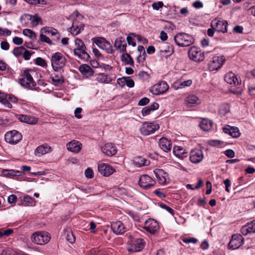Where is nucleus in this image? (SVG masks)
Returning <instances> with one entry per match:
<instances>
[{"instance_id": "62", "label": "nucleus", "mask_w": 255, "mask_h": 255, "mask_svg": "<svg viewBox=\"0 0 255 255\" xmlns=\"http://www.w3.org/2000/svg\"><path fill=\"white\" fill-rule=\"evenodd\" d=\"M52 28H53L50 27H44L41 29L40 32H42L43 33H45V34H48L49 35L50 34V32H51L50 31L52 29Z\"/></svg>"}, {"instance_id": "60", "label": "nucleus", "mask_w": 255, "mask_h": 255, "mask_svg": "<svg viewBox=\"0 0 255 255\" xmlns=\"http://www.w3.org/2000/svg\"><path fill=\"white\" fill-rule=\"evenodd\" d=\"M12 41L16 45H20L23 43V39L21 38L15 36L13 38Z\"/></svg>"}, {"instance_id": "8", "label": "nucleus", "mask_w": 255, "mask_h": 255, "mask_svg": "<svg viewBox=\"0 0 255 255\" xmlns=\"http://www.w3.org/2000/svg\"><path fill=\"white\" fill-rule=\"evenodd\" d=\"M189 58L195 62L202 61L204 59V54L199 48L193 46L188 51Z\"/></svg>"}, {"instance_id": "3", "label": "nucleus", "mask_w": 255, "mask_h": 255, "mask_svg": "<svg viewBox=\"0 0 255 255\" xmlns=\"http://www.w3.org/2000/svg\"><path fill=\"white\" fill-rule=\"evenodd\" d=\"M30 72L34 73V72L31 70ZM20 83L22 87L28 89H32L36 86V83L33 80L29 70H25L23 72L22 77L20 80Z\"/></svg>"}, {"instance_id": "5", "label": "nucleus", "mask_w": 255, "mask_h": 255, "mask_svg": "<svg viewBox=\"0 0 255 255\" xmlns=\"http://www.w3.org/2000/svg\"><path fill=\"white\" fill-rule=\"evenodd\" d=\"M50 239L49 234L46 232H37L31 236V241L36 244L43 245L47 244Z\"/></svg>"}, {"instance_id": "58", "label": "nucleus", "mask_w": 255, "mask_h": 255, "mask_svg": "<svg viewBox=\"0 0 255 255\" xmlns=\"http://www.w3.org/2000/svg\"><path fill=\"white\" fill-rule=\"evenodd\" d=\"M223 142L219 140H210L209 143L212 146H219L222 144Z\"/></svg>"}, {"instance_id": "9", "label": "nucleus", "mask_w": 255, "mask_h": 255, "mask_svg": "<svg viewBox=\"0 0 255 255\" xmlns=\"http://www.w3.org/2000/svg\"><path fill=\"white\" fill-rule=\"evenodd\" d=\"M155 181L149 176L144 174L140 176L138 180V184L142 188L148 189L153 186Z\"/></svg>"}, {"instance_id": "50", "label": "nucleus", "mask_w": 255, "mask_h": 255, "mask_svg": "<svg viewBox=\"0 0 255 255\" xmlns=\"http://www.w3.org/2000/svg\"><path fill=\"white\" fill-rule=\"evenodd\" d=\"M50 32H51L49 35L55 37L54 40H57L59 39L60 34L56 29L53 28Z\"/></svg>"}, {"instance_id": "10", "label": "nucleus", "mask_w": 255, "mask_h": 255, "mask_svg": "<svg viewBox=\"0 0 255 255\" xmlns=\"http://www.w3.org/2000/svg\"><path fill=\"white\" fill-rule=\"evenodd\" d=\"M225 61V58L223 56H214L209 64L210 70H218L222 66Z\"/></svg>"}, {"instance_id": "43", "label": "nucleus", "mask_w": 255, "mask_h": 255, "mask_svg": "<svg viewBox=\"0 0 255 255\" xmlns=\"http://www.w3.org/2000/svg\"><path fill=\"white\" fill-rule=\"evenodd\" d=\"M65 236L67 241L70 243H73L75 241V238L73 233L70 231L65 232Z\"/></svg>"}, {"instance_id": "52", "label": "nucleus", "mask_w": 255, "mask_h": 255, "mask_svg": "<svg viewBox=\"0 0 255 255\" xmlns=\"http://www.w3.org/2000/svg\"><path fill=\"white\" fill-rule=\"evenodd\" d=\"M85 175L88 178H92L94 176L93 171L92 169L88 168L85 171Z\"/></svg>"}, {"instance_id": "32", "label": "nucleus", "mask_w": 255, "mask_h": 255, "mask_svg": "<svg viewBox=\"0 0 255 255\" xmlns=\"http://www.w3.org/2000/svg\"><path fill=\"white\" fill-rule=\"evenodd\" d=\"M200 127L202 130L209 131L212 128L213 123L211 120L204 119L200 122Z\"/></svg>"}, {"instance_id": "6", "label": "nucleus", "mask_w": 255, "mask_h": 255, "mask_svg": "<svg viewBox=\"0 0 255 255\" xmlns=\"http://www.w3.org/2000/svg\"><path fill=\"white\" fill-rule=\"evenodd\" d=\"M22 138L21 133L15 130L7 131L4 135L5 141L11 144L17 143L22 139Z\"/></svg>"}, {"instance_id": "26", "label": "nucleus", "mask_w": 255, "mask_h": 255, "mask_svg": "<svg viewBox=\"0 0 255 255\" xmlns=\"http://www.w3.org/2000/svg\"><path fill=\"white\" fill-rule=\"evenodd\" d=\"M114 45L116 49L120 52H124L126 50L127 43L123 37H120L117 38Z\"/></svg>"}, {"instance_id": "41", "label": "nucleus", "mask_w": 255, "mask_h": 255, "mask_svg": "<svg viewBox=\"0 0 255 255\" xmlns=\"http://www.w3.org/2000/svg\"><path fill=\"white\" fill-rule=\"evenodd\" d=\"M29 20L31 21V24L33 26H36L39 22L41 20V18L36 15H29Z\"/></svg>"}, {"instance_id": "16", "label": "nucleus", "mask_w": 255, "mask_h": 255, "mask_svg": "<svg viewBox=\"0 0 255 255\" xmlns=\"http://www.w3.org/2000/svg\"><path fill=\"white\" fill-rule=\"evenodd\" d=\"M98 168L99 172L104 176H109L116 172L115 169L113 166L102 162L98 163Z\"/></svg>"}, {"instance_id": "54", "label": "nucleus", "mask_w": 255, "mask_h": 255, "mask_svg": "<svg viewBox=\"0 0 255 255\" xmlns=\"http://www.w3.org/2000/svg\"><path fill=\"white\" fill-rule=\"evenodd\" d=\"M182 241L185 243H193L196 244L197 242V240L194 238H184L182 239Z\"/></svg>"}, {"instance_id": "59", "label": "nucleus", "mask_w": 255, "mask_h": 255, "mask_svg": "<svg viewBox=\"0 0 255 255\" xmlns=\"http://www.w3.org/2000/svg\"><path fill=\"white\" fill-rule=\"evenodd\" d=\"M82 111V108H77L75 111H74V114H75V116L77 118V119H81L82 118V116L80 114L81 112Z\"/></svg>"}, {"instance_id": "14", "label": "nucleus", "mask_w": 255, "mask_h": 255, "mask_svg": "<svg viewBox=\"0 0 255 255\" xmlns=\"http://www.w3.org/2000/svg\"><path fill=\"white\" fill-rule=\"evenodd\" d=\"M94 43L101 49L108 53H112L113 49L110 43L102 37H97L94 39Z\"/></svg>"}, {"instance_id": "27", "label": "nucleus", "mask_w": 255, "mask_h": 255, "mask_svg": "<svg viewBox=\"0 0 255 255\" xmlns=\"http://www.w3.org/2000/svg\"><path fill=\"white\" fill-rule=\"evenodd\" d=\"M159 145L164 151L168 152L171 149V143L170 140L165 137L161 138L159 141Z\"/></svg>"}, {"instance_id": "1", "label": "nucleus", "mask_w": 255, "mask_h": 255, "mask_svg": "<svg viewBox=\"0 0 255 255\" xmlns=\"http://www.w3.org/2000/svg\"><path fill=\"white\" fill-rule=\"evenodd\" d=\"M175 43L180 47L189 46L194 43V38L185 33H178L174 37Z\"/></svg>"}, {"instance_id": "29", "label": "nucleus", "mask_w": 255, "mask_h": 255, "mask_svg": "<svg viewBox=\"0 0 255 255\" xmlns=\"http://www.w3.org/2000/svg\"><path fill=\"white\" fill-rule=\"evenodd\" d=\"M200 103L199 98L194 95L188 96L185 100V104L187 106H195Z\"/></svg>"}, {"instance_id": "51", "label": "nucleus", "mask_w": 255, "mask_h": 255, "mask_svg": "<svg viewBox=\"0 0 255 255\" xmlns=\"http://www.w3.org/2000/svg\"><path fill=\"white\" fill-rule=\"evenodd\" d=\"M192 84V81L191 80H188L181 82L178 88H183L185 87H189Z\"/></svg>"}, {"instance_id": "33", "label": "nucleus", "mask_w": 255, "mask_h": 255, "mask_svg": "<svg viewBox=\"0 0 255 255\" xmlns=\"http://www.w3.org/2000/svg\"><path fill=\"white\" fill-rule=\"evenodd\" d=\"M121 81V82H123V84L121 85V87H123L125 84H126V85L129 87V88H132L133 87H134V81L130 79L129 78H126V77H123L122 78H121V79H118V83L119 84H120V82Z\"/></svg>"}, {"instance_id": "15", "label": "nucleus", "mask_w": 255, "mask_h": 255, "mask_svg": "<svg viewBox=\"0 0 255 255\" xmlns=\"http://www.w3.org/2000/svg\"><path fill=\"white\" fill-rule=\"evenodd\" d=\"M244 239L240 234H234L228 244L230 249L236 250L241 247L244 243Z\"/></svg>"}, {"instance_id": "40", "label": "nucleus", "mask_w": 255, "mask_h": 255, "mask_svg": "<svg viewBox=\"0 0 255 255\" xmlns=\"http://www.w3.org/2000/svg\"><path fill=\"white\" fill-rule=\"evenodd\" d=\"M23 201L24 206H33L35 204V200L28 195L24 196Z\"/></svg>"}, {"instance_id": "12", "label": "nucleus", "mask_w": 255, "mask_h": 255, "mask_svg": "<svg viewBox=\"0 0 255 255\" xmlns=\"http://www.w3.org/2000/svg\"><path fill=\"white\" fill-rule=\"evenodd\" d=\"M169 89V86L165 82L161 81L153 86L150 91L153 95H158L166 92Z\"/></svg>"}, {"instance_id": "22", "label": "nucleus", "mask_w": 255, "mask_h": 255, "mask_svg": "<svg viewBox=\"0 0 255 255\" xmlns=\"http://www.w3.org/2000/svg\"><path fill=\"white\" fill-rule=\"evenodd\" d=\"M82 143L77 140H72L68 142L67 145V149L72 152L78 153L80 152L82 148Z\"/></svg>"}, {"instance_id": "48", "label": "nucleus", "mask_w": 255, "mask_h": 255, "mask_svg": "<svg viewBox=\"0 0 255 255\" xmlns=\"http://www.w3.org/2000/svg\"><path fill=\"white\" fill-rule=\"evenodd\" d=\"M138 50L139 51H143V55H139L137 57V60L139 62L140 60H145V56L146 55L145 52L144 50V48L142 46H138Z\"/></svg>"}, {"instance_id": "55", "label": "nucleus", "mask_w": 255, "mask_h": 255, "mask_svg": "<svg viewBox=\"0 0 255 255\" xmlns=\"http://www.w3.org/2000/svg\"><path fill=\"white\" fill-rule=\"evenodd\" d=\"M152 111L150 108L148 107H144L141 111L142 115L143 116H147L150 114V112Z\"/></svg>"}, {"instance_id": "20", "label": "nucleus", "mask_w": 255, "mask_h": 255, "mask_svg": "<svg viewBox=\"0 0 255 255\" xmlns=\"http://www.w3.org/2000/svg\"><path fill=\"white\" fill-rule=\"evenodd\" d=\"M102 151L105 155L112 156L117 153V148L113 143H107L102 147Z\"/></svg>"}, {"instance_id": "45", "label": "nucleus", "mask_w": 255, "mask_h": 255, "mask_svg": "<svg viewBox=\"0 0 255 255\" xmlns=\"http://www.w3.org/2000/svg\"><path fill=\"white\" fill-rule=\"evenodd\" d=\"M202 185H203V181H202V179L200 178L198 179V183L195 187H193V185L191 184H187L186 185V187L188 189H190L191 190H195V189H198L200 188Z\"/></svg>"}, {"instance_id": "34", "label": "nucleus", "mask_w": 255, "mask_h": 255, "mask_svg": "<svg viewBox=\"0 0 255 255\" xmlns=\"http://www.w3.org/2000/svg\"><path fill=\"white\" fill-rule=\"evenodd\" d=\"M133 162L135 165L139 167L142 166H147L149 164V161L142 157H135L133 160Z\"/></svg>"}, {"instance_id": "39", "label": "nucleus", "mask_w": 255, "mask_h": 255, "mask_svg": "<svg viewBox=\"0 0 255 255\" xmlns=\"http://www.w3.org/2000/svg\"><path fill=\"white\" fill-rule=\"evenodd\" d=\"M96 80L102 83H108L110 82V79L108 76L102 73H100L97 75Z\"/></svg>"}, {"instance_id": "63", "label": "nucleus", "mask_w": 255, "mask_h": 255, "mask_svg": "<svg viewBox=\"0 0 255 255\" xmlns=\"http://www.w3.org/2000/svg\"><path fill=\"white\" fill-rule=\"evenodd\" d=\"M149 102V100L147 98H143L138 102V105L140 106H144L147 104Z\"/></svg>"}, {"instance_id": "61", "label": "nucleus", "mask_w": 255, "mask_h": 255, "mask_svg": "<svg viewBox=\"0 0 255 255\" xmlns=\"http://www.w3.org/2000/svg\"><path fill=\"white\" fill-rule=\"evenodd\" d=\"M36 63L37 65L44 67L46 65L45 61L41 58L38 57L36 59Z\"/></svg>"}, {"instance_id": "31", "label": "nucleus", "mask_w": 255, "mask_h": 255, "mask_svg": "<svg viewBox=\"0 0 255 255\" xmlns=\"http://www.w3.org/2000/svg\"><path fill=\"white\" fill-rule=\"evenodd\" d=\"M51 147L47 144H42L38 146L35 150V155L41 154L43 155L50 152Z\"/></svg>"}, {"instance_id": "21", "label": "nucleus", "mask_w": 255, "mask_h": 255, "mask_svg": "<svg viewBox=\"0 0 255 255\" xmlns=\"http://www.w3.org/2000/svg\"><path fill=\"white\" fill-rule=\"evenodd\" d=\"M154 173L160 184L164 185L166 184L168 175L163 169H155L154 170Z\"/></svg>"}, {"instance_id": "57", "label": "nucleus", "mask_w": 255, "mask_h": 255, "mask_svg": "<svg viewBox=\"0 0 255 255\" xmlns=\"http://www.w3.org/2000/svg\"><path fill=\"white\" fill-rule=\"evenodd\" d=\"M11 33V31L6 28H0V35L9 36Z\"/></svg>"}, {"instance_id": "28", "label": "nucleus", "mask_w": 255, "mask_h": 255, "mask_svg": "<svg viewBox=\"0 0 255 255\" xmlns=\"http://www.w3.org/2000/svg\"><path fill=\"white\" fill-rule=\"evenodd\" d=\"M19 120L22 122H24L30 125L35 124L38 121L37 119L35 117L23 115L19 116Z\"/></svg>"}, {"instance_id": "24", "label": "nucleus", "mask_w": 255, "mask_h": 255, "mask_svg": "<svg viewBox=\"0 0 255 255\" xmlns=\"http://www.w3.org/2000/svg\"><path fill=\"white\" fill-rule=\"evenodd\" d=\"M223 131L229 134L233 137L237 138L240 136V132L239 129L237 127H233L230 126H227L223 128Z\"/></svg>"}, {"instance_id": "38", "label": "nucleus", "mask_w": 255, "mask_h": 255, "mask_svg": "<svg viewBox=\"0 0 255 255\" xmlns=\"http://www.w3.org/2000/svg\"><path fill=\"white\" fill-rule=\"evenodd\" d=\"M22 33L25 36L28 37L32 40H35L36 39L35 33L30 29H23Z\"/></svg>"}, {"instance_id": "44", "label": "nucleus", "mask_w": 255, "mask_h": 255, "mask_svg": "<svg viewBox=\"0 0 255 255\" xmlns=\"http://www.w3.org/2000/svg\"><path fill=\"white\" fill-rule=\"evenodd\" d=\"M25 48L23 46L15 47L13 49L12 53L16 57L22 55Z\"/></svg>"}, {"instance_id": "25", "label": "nucleus", "mask_w": 255, "mask_h": 255, "mask_svg": "<svg viewBox=\"0 0 255 255\" xmlns=\"http://www.w3.org/2000/svg\"><path fill=\"white\" fill-rule=\"evenodd\" d=\"M79 70L82 75L86 78H89L94 75V71L90 66L87 64H82L79 68Z\"/></svg>"}, {"instance_id": "11", "label": "nucleus", "mask_w": 255, "mask_h": 255, "mask_svg": "<svg viewBox=\"0 0 255 255\" xmlns=\"http://www.w3.org/2000/svg\"><path fill=\"white\" fill-rule=\"evenodd\" d=\"M228 23L226 20H220L217 18L212 20L211 23L212 28L218 32L226 33L227 32Z\"/></svg>"}, {"instance_id": "4", "label": "nucleus", "mask_w": 255, "mask_h": 255, "mask_svg": "<svg viewBox=\"0 0 255 255\" xmlns=\"http://www.w3.org/2000/svg\"><path fill=\"white\" fill-rule=\"evenodd\" d=\"M51 62L53 69L58 71L65 66L66 59L61 53L56 52L52 55Z\"/></svg>"}, {"instance_id": "7", "label": "nucleus", "mask_w": 255, "mask_h": 255, "mask_svg": "<svg viewBox=\"0 0 255 255\" xmlns=\"http://www.w3.org/2000/svg\"><path fill=\"white\" fill-rule=\"evenodd\" d=\"M159 126L158 124L153 123H143L140 128L141 133L144 135H148L151 133H154L158 130Z\"/></svg>"}, {"instance_id": "46", "label": "nucleus", "mask_w": 255, "mask_h": 255, "mask_svg": "<svg viewBox=\"0 0 255 255\" xmlns=\"http://www.w3.org/2000/svg\"><path fill=\"white\" fill-rule=\"evenodd\" d=\"M40 40L41 42H44L48 43L49 44H52L51 40L46 35H44L42 32H40Z\"/></svg>"}, {"instance_id": "42", "label": "nucleus", "mask_w": 255, "mask_h": 255, "mask_svg": "<svg viewBox=\"0 0 255 255\" xmlns=\"http://www.w3.org/2000/svg\"><path fill=\"white\" fill-rule=\"evenodd\" d=\"M230 110V107L228 104H224L220 106L219 112L222 115H225L229 113Z\"/></svg>"}, {"instance_id": "35", "label": "nucleus", "mask_w": 255, "mask_h": 255, "mask_svg": "<svg viewBox=\"0 0 255 255\" xmlns=\"http://www.w3.org/2000/svg\"><path fill=\"white\" fill-rule=\"evenodd\" d=\"M173 152L175 155L178 158H183L184 156H186L187 152H185V150L180 146H175L173 148Z\"/></svg>"}, {"instance_id": "2", "label": "nucleus", "mask_w": 255, "mask_h": 255, "mask_svg": "<svg viewBox=\"0 0 255 255\" xmlns=\"http://www.w3.org/2000/svg\"><path fill=\"white\" fill-rule=\"evenodd\" d=\"M75 43L76 46V48L74 50L75 55L81 59L87 60L90 56L86 51V46L84 42L80 39L77 38L75 39Z\"/></svg>"}, {"instance_id": "13", "label": "nucleus", "mask_w": 255, "mask_h": 255, "mask_svg": "<svg viewBox=\"0 0 255 255\" xmlns=\"http://www.w3.org/2000/svg\"><path fill=\"white\" fill-rule=\"evenodd\" d=\"M143 228L150 234H154L159 230V226L156 220L153 219H149L145 222Z\"/></svg>"}, {"instance_id": "36", "label": "nucleus", "mask_w": 255, "mask_h": 255, "mask_svg": "<svg viewBox=\"0 0 255 255\" xmlns=\"http://www.w3.org/2000/svg\"><path fill=\"white\" fill-rule=\"evenodd\" d=\"M51 78L55 86L61 85L64 82L63 79L61 75L53 74L51 75Z\"/></svg>"}, {"instance_id": "64", "label": "nucleus", "mask_w": 255, "mask_h": 255, "mask_svg": "<svg viewBox=\"0 0 255 255\" xmlns=\"http://www.w3.org/2000/svg\"><path fill=\"white\" fill-rule=\"evenodd\" d=\"M225 155L230 158H232L235 156V152L232 149H228L225 151Z\"/></svg>"}, {"instance_id": "30", "label": "nucleus", "mask_w": 255, "mask_h": 255, "mask_svg": "<svg viewBox=\"0 0 255 255\" xmlns=\"http://www.w3.org/2000/svg\"><path fill=\"white\" fill-rule=\"evenodd\" d=\"M84 29V25L82 23L78 24L76 20H75L72 24V26L70 28V31L73 35H77Z\"/></svg>"}, {"instance_id": "17", "label": "nucleus", "mask_w": 255, "mask_h": 255, "mask_svg": "<svg viewBox=\"0 0 255 255\" xmlns=\"http://www.w3.org/2000/svg\"><path fill=\"white\" fill-rule=\"evenodd\" d=\"M144 243L143 239H137L134 242L128 245L127 250L129 252H139L143 248Z\"/></svg>"}, {"instance_id": "56", "label": "nucleus", "mask_w": 255, "mask_h": 255, "mask_svg": "<svg viewBox=\"0 0 255 255\" xmlns=\"http://www.w3.org/2000/svg\"><path fill=\"white\" fill-rule=\"evenodd\" d=\"M5 172H6V173H5V174L6 175H8L10 176H16V174L20 173V172L19 171L13 170H6V171H5Z\"/></svg>"}, {"instance_id": "53", "label": "nucleus", "mask_w": 255, "mask_h": 255, "mask_svg": "<svg viewBox=\"0 0 255 255\" xmlns=\"http://www.w3.org/2000/svg\"><path fill=\"white\" fill-rule=\"evenodd\" d=\"M163 6V3L162 1L154 2L152 4V8L155 10H158L160 8L162 7Z\"/></svg>"}, {"instance_id": "23", "label": "nucleus", "mask_w": 255, "mask_h": 255, "mask_svg": "<svg viewBox=\"0 0 255 255\" xmlns=\"http://www.w3.org/2000/svg\"><path fill=\"white\" fill-rule=\"evenodd\" d=\"M225 81L231 85H238L241 84V81L239 80L237 76L232 72L227 73L224 77Z\"/></svg>"}, {"instance_id": "18", "label": "nucleus", "mask_w": 255, "mask_h": 255, "mask_svg": "<svg viewBox=\"0 0 255 255\" xmlns=\"http://www.w3.org/2000/svg\"><path fill=\"white\" fill-rule=\"evenodd\" d=\"M111 229L113 232L117 235L123 234L127 231L125 225L120 221L113 222L111 224Z\"/></svg>"}, {"instance_id": "37", "label": "nucleus", "mask_w": 255, "mask_h": 255, "mask_svg": "<svg viewBox=\"0 0 255 255\" xmlns=\"http://www.w3.org/2000/svg\"><path fill=\"white\" fill-rule=\"evenodd\" d=\"M122 61L125 64L130 65H133V61L130 55L128 53H124L121 57Z\"/></svg>"}, {"instance_id": "19", "label": "nucleus", "mask_w": 255, "mask_h": 255, "mask_svg": "<svg viewBox=\"0 0 255 255\" xmlns=\"http://www.w3.org/2000/svg\"><path fill=\"white\" fill-rule=\"evenodd\" d=\"M203 153L202 150L194 149L191 151L190 159V161L194 163H198L203 159Z\"/></svg>"}, {"instance_id": "47", "label": "nucleus", "mask_w": 255, "mask_h": 255, "mask_svg": "<svg viewBox=\"0 0 255 255\" xmlns=\"http://www.w3.org/2000/svg\"><path fill=\"white\" fill-rule=\"evenodd\" d=\"M0 103H2L3 105H4L7 108H12V105L9 101L7 95H5L4 96L3 99L0 101Z\"/></svg>"}, {"instance_id": "49", "label": "nucleus", "mask_w": 255, "mask_h": 255, "mask_svg": "<svg viewBox=\"0 0 255 255\" xmlns=\"http://www.w3.org/2000/svg\"><path fill=\"white\" fill-rule=\"evenodd\" d=\"M248 226V229L249 230V231L251 233H255V221H253L250 223H248L247 224Z\"/></svg>"}]
</instances>
